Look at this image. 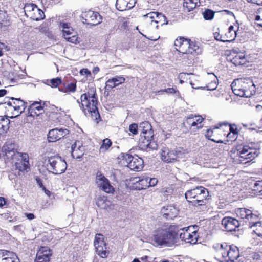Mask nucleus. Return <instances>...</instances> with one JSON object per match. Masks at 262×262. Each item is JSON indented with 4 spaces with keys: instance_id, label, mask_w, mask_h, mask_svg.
Returning a JSON list of instances; mask_svg holds the SVG:
<instances>
[{
    "instance_id": "obj_1",
    "label": "nucleus",
    "mask_w": 262,
    "mask_h": 262,
    "mask_svg": "<svg viewBox=\"0 0 262 262\" xmlns=\"http://www.w3.org/2000/svg\"><path fill=\"white\" fill-rule=\"evenodd\" d=\"M178 227L174 225H163L153 232V241L157 246L173 245L176 242Z\"/></svg>"
},
{
    "instance_id": "obj_2",
    "label": "nucleus",
    "mask_w": 262,
    "mask_h": 262,
    "mask_svg": "<svg viewBox=\"0 0 262 262\" xmlns=\"http://www.w3.org/2000/svg\"><path fill=\"white\" fill-rule=\"evenodd\" d=\"M231 86L234 94L240 97H250L256 92V86L250 78L235 79Z\"/></svg>"
},
{
    "instance_id": "obj_3",
    "label": "nucleus",
    "mask_w": 262,
    "mask_h": 262,
    "mask_svg": "<svg viewBox=\"0 0 262 262\" xmlns=\"http://www.w3.org/2000/svg\"><path fill=\"white\" fill-rule=\"evenodd\" d=\"M216 249V256L221 262L230 260L234 261L239 256L238 248L234 245H228L227 243L217 244L213 246Z\"/></svg>"
},
{
    "instance_id": "obj_4",
    "label": "nucleus",
    "mask_w": 262,
    "mask_h": 262,
    "mask_svg": "<svg viewBox=\"0 0 262 262\" xmlns=\"http://www.w3.org/2000/svg\"><path fill=\"white\" fill-rule=\"evenodd\" d=\"M260 145L258 143L251 142L238 147L237 155L239 162L245 164L256 158L260 154Z\"/></svg>"
},
{
    "instance_id": "obj_5",
    "label": "nucleus",
    "mask_w": 262,
    "mask_h": 262,
    "mask_svg": "<svg viewBox=\"0 0 262 262\" xmlns=\"http://www.w3.org/2000/svg\"><path fill=\"white\" fill-rule=\"evenodd\" d=\"M96 89L91 88L86 93L81 96V107L85 112L87 111L92 116H99L97 107V98L96 97Z\"/></svg>"
},
{
    "instance_id": "obj_6",
    "label": "nucleus",
    "mask_w": 262,
    "mask_h": 262,
    "mask_svg": "<svg viewBox=\"0 0 262 262\" xmlns=\"http://www.w3.org/2000/svg\"><path fill=\"white\" fill-rule=\"evenodd\" d=\"M174 45L178 51L183 54L188 55L187 58L189 60L193 59V53L199 54L201 52V49L198 45L190 39L183 37L176 39Z\"/></svg>"
},
{
    "instance_id": "obj_7",
    "label": "nucleus",
    "mask_w": 262,
    "mask_h": 262,
    "mask_svg": "<svg viewBox=\"0 0 262 262\" xmlns=\"http://www.w3.org/2000/svg\"><path fill=\"white\" fill-rule=\"evenodd\" d=\"M140 127L142 128L140 144L143 148H149L156 149L158 145L153 140V131L150 124L147 121L142 122L140 124Z\"/></svg>"
},
{
    "instance_id": "obj_8",
    "label": "nucleus",
    "mask_w": 262,
    "mask_h": 262,
    "mask_svg": "<svg viewBox=\"0 0 262 262\" xmlns=\"http://www.w3.org/2000/svg\"><path fill=\"white\" fill-rule=\"evenodd\" d=\"M209 196L208 191L203 186H198L187 190L185 193V196L187 201L192 203L194 206L204 204L205 201Z\"/></svg>"
},
{
    "instance_id": "obj_9",
    "label": "nucleus",
    "mask_w": 262,
    "mask_h": 262,
    "mask_svg": "<svg viewBox=\"0 0 262 262\" xmlns=\"http://www.w3.org/2000/svg\"><path fill=\"white\" fill-rule=\"evenodd\" d=\"M6 109L7 116L13 118L19 115L26 108V103L20 99L11 98L10 100L0 104Z\"/></svg>"
},
{
    "instance_id": "obj_10",
    "label": "nucleus",
    "mask_w": 262,
    "mask_h": 262,
    "mask_svg": "<svg viewBox=\"0 0 262 262\" xmlns=\"http://www.w3.org/2000/svg\"><path fill=\"white\" fill-rule=\"evenodd\" d=\"M144 23L147 25L146 30L151 32L155 28L158 29L159 26L167 24L166 17L157 12H150L143 16Z\"/></svg>"
},
{
    "instance_id": "obj_11",
    "label": "nucleus",
    "mask_w": 262,
    "mask_h": 262,
    "mask_svg": "<svg viewBox=\"0 0 262 262\" xmlns=\"http://www.w3.org/2000/svg\"><path fill=\"white\" fill-rule=\"evenodd\" d=\"M47 159V169L53 174H62L67 168V164L65 160L58 155L48 157Z\"/></svg>"
},
{
    "instance_id": "obj_12",
    "label": "nucleus",
    "mask_w": 262,
    "mask_h": 262,
    "mask_svg": "<svg viewBox=\"0 0 262 262\" xmlns=\"http://www.w3.org/2000/svg\"><path fill=\"white\" fill-rule=\"evenodd\" d=\"M197 230V226H190L178 229V232H179L181 239L187 243L194 244L196 243L199 237Z\"/></svg>"
},
{
    "instance_id": "obj_13",
    "label": "nucleus",
    "mask_w": 262,
    "mask_h": 262,
    "mask_svg": "<svg viewBox=\"0 0 262 262\" xmlns=\"http://www.w3.org/2000/svg\"><path fill=\"white\" fill-rule=\"evenodd\" d=\"M160 155L163 161L171 163L176 161L177 159L182 158L183 153L179 150H170L166 147H162Z\"/></svg>"
},
{
    "instance_id": "obj_14",
    "label": "nucleus",
    "mask_w": 262,
    "mask_h": 262,
    "mask_svg": "<svg viewBox=\"0 0 262 262\" xmlns=\"http://www.w3.org/2000/svg\"><path fill=\"white\" fill-rule=\"evenodd\" d=\"M60 26L65 39L72 43L77 44L80 42V38L78 37L76 32L70 24L61 23Z\"/></svg>"
},
{
    "instance_id": "obj_15",
    "label": "nucleus",
    "mask_w": 262,
    "mask_h": 262,
    "mask_svg": "<svg viewBox=\"0 0 262 262\" xmlns=\"http://www.w3.org/2000/svg\"><path fill=\"white\" fill-rule=\"evenodd\" d=\"M127 166L132 170L139 171L141 170L144 166V162L141 158L135 155L132 156L130 155H126L124 157Z\"/></svg>"
},
{
    "instance_id": "obj_16",
    "label": "nucleus",
    "mask_w": 262,
    "mask_h": 262,
    "mask_svg": "<svg viewBox=\"0 0 262 262\" xmlns=\"http://www.w3.org/2000/svg\"><path fill=\"white\" fill-rule=\"evenodd\" d=\"M204 120L201 116L191 114L187 117L185 123L188 125L190 131L194 133L202 128Z\"/></svg>"
},
{
    "instance_id": "obj_17",
    "label": "nucleus",
    "mask_w": 262,
    "mask_h": 262,
    "mask_svg": "<svg viewBox=\"0 0 262 262\" xmlns=\"http://www.w3.org/2000/svg\"><path fill=\"white\" fill-rule=\"evenodd\" d=\"M14 161L16 168L20 171L27 170L29 168V156L27 154L16 152Z\"/></svg>"
},
{
    "instance_id": "obj_18",
    "label": "nucleus",
    "mask_w": 262,
    "mask_h": 262,
    "mask_svg": "<svg viewBox=\"0 0 262 262\" xmlns=\"http://www.w3.org/2000/svg\"><path fill=\"white\" fill-rule=\"evenodd\" d=\"M81 16L88 24L95 26L102 21L101 15L98 12L93 11L89 10L82 12Z\"/></svg>"
},
{
    "instance_id": "obj_19",
    "label": "nucleus",
    "mask_w": 262,
    "mask_h": 262,
    "mask_svg": "<svg viewBox=\"0 0 262 262\" xmlns=\"http://www.w3.org/2000/svg\"><path fill=\"white\" fill-rule=\"evenodd\" d=\"M69 130L66 128H56L49 130L48 134V140L49 142H55L69 134Z\"/></svg>"
},
{
    "instance_id": "obj_20",
    "label": "nucleus",
    "mask_w": 262,
    "mask_h": 262,
    "mask_svg": "<svg viewBox=\"0 0 262 262\" xmlns=\"http://www.w3.org/2000/svg\"><path fill=\"white\" fill-rule=\"evenodd\" d=\"M96 183L102 190L107 193H113L114 191L113 187L110 184L108 179L101 174H97Z\"/></svg>"
},
{
    "instance_id": "obj_21",
    "label": "nucleus",
    "mask_w": 262,
    "mask_h": 262,
    "mask_svg": "<svg viewBox=\"0 0 262 262\" xmlns=\"http://www.w3.org/2000/svg\"><path fill=\"white\" fill-rule=\"evenodd\" d=\"M237 216L241 219H245L249 221V225L252 221L257 220L259 217L260 214L253 213L252 211L245 208H240L236 210Z\"/></svg>"
},
{
    "instance_id": "obj_22",
    "label": "nucleus",
    "mask_w": 262,
    "mask_h": 262,
    "mask_svg": "<svg viewBox=\"0 0 262 262\" xmlns=\"http://www.w3.org/2000/svg\"><path fill=\"white\" fill-rule=\"evenodd\" d=\"M223 130L218 127H215L213 129L210 128L207 130L205 137L209 140L216 143H223L221 140H216L219 137H223Z\"/></svg>"
},
{
    "instance_id": "obj_23",
    "label": "nucleus",
    "mask_w": 262,
    "mask_h": 262,
    "mask_svg": "<svg viewBox=\"0 0 262 262\" xmlns=\"http://www.w3.org/2000/svg\"><path fill=\"white\" fill-rule=\"evenodd\" d=\"M52 253L48 247H41L36 253L35 262H49Z\"/></svg>"
},
{
    "instance_id": "obj_24",
    "label": "nucleus",
    "mask_w": 262,
    "mask_h": 262,
    "mask_svg": "<svg viewBox=\"0 0 262 262\" xmlns=\"http://www.w3.org/2000/svg\"><path fill=\"white\" fill-rule=\"evenodd\" d=\"M222 225L227 231H233L239 226V221L231 217H224L222 221Z\"/></svg>"
},
{
    "instance_id": "obj_25",
    "label": "nucleus",
    "mask_w": 262,
    "mask_h": 262,
    "mask_svg": "<svg viewBox=\"0 0 262 262\" xmlns=\"http://www.w3.org/2000/svg\"><path fill=\"white\" fill-rule=\"evenodd\" d=\"M85 151V147L80 141H76L72 145L71 154L72 156L75 159H79L82 157Z\"/></svg>"
},
{
    "instance_id": "obj_26",
    "label": "nucleus",
    "mask_w": 262,
    "mask_h": 262,
    "mask_svg": "<svg viewBox=\"0 0 262 262\" xmlns=\"http://www.w3.org/2000/svg\"><path fill=\"white\" fill-rule=\"evenodd\" d=\"M178 212L179 210L173 205L164 206L161 210V214L167 219H173Z\"/></svg>"
},
{
    "instance_id": "obj_27",
    "label": "nucleus",
    "mask_w": 262,
    "mask_h": 262,
    "mask_svg": "<svg viewBox=\"0 0 262 262\" xmlns=\"http://www.w3.org/2000/svg\"><path fill=\"white\" fill-rule=\"evenodd\" d=\"M125 78L121 76H116L108 79L105 83V89L110 90L123 83Z\"/></svg>"
},
{
    "instance_id": "obj_28",
    "label": "nucleus",
    "mask_w": 262,
    "mask_h": 262,
    "mask_svg": "<svg viewBox=\"0 0 262 262\" xmlns=\"http://www.w3.org/2000/svg\"><path fill=\"white\" fill-rule=\"evenodd\" d=\"M0 262H18L15 253L5 250H0Z\"/></svg>"
},
{
    "instance_id": "obj_29",
    "label": "nucleus",
    "mask_w": 262,
    "mask_h": 262,
    "mask_svg": "<svg viewBox=\"0 0 262 262\" xmlns=\"http://www.w3.org/2000/svg\"><path fill=\"white\" fill-rule=\"evenodd\" d=\"M136 0H116V7L119 11H125L134 7Z\"/></svg>"
},
{
    "instance_id": "obj_30",
    "label": "nucleus",
    "mask_w": 262,
    "mask_h": 262,
    "mask_svg": "<svg viewBox=\"0 0 262 262\" xmlns=\"http://www.w3.org/2000/svg\"><path fill=\"white\" fill-rule=\"evenodd\" d=\"M6 156L8 159L13 160L14 162L15 153L18 151L15 149V145L12 143H7L3 147Z\"/></svg>"
},
{
    "instance_id": "obj_31",
    "label": "nucleus",
    "mask_w": 262,
    "mask_h": 262,
    "mask_svg": "<svg viewBox=\"0 0 262 262\" xmlns=\"http://www.w3.org/2000/svg\"><path fill=\"white\" fill-rule=\"evenodd\" d=\"M149 177L143 176L141 177H136L133 179L134 183L136 184V188L139 190L146 189L148 187V181Z\"/></svg>"
},
{
    "instance_id": "obj_32",
    "label": "nucleus",
    "mask_w": 262,
    "mask_h": 262,
    "mask_svg": "<svg viewBox=\"0 0 262 262\" xmlns=\"http://www.w3.org/2000/svg\"><path fill=\"white\" fill-rule=\"evenodd\" d=\"M43 110V107L41 106L40 103L37 102L33 103L28 109V113L27 114V117H37L40 112Z\"/></svg>"
},
{
    "instance_id": "obj_33",
    "label": "nucleus",
    "mask_w": 262,
    "mask_h": 262,
    "mask_svg": "<svg viewBox=\"0 0 262 262\" xmlns=\"http://www.w3.org/2000/svg\"><path fill=\"white\" fill-rule=\"evenodd\" d=\"M206 79L212 81V83H207L206 84V88L208 90L213 91L217 88L218 79L213 73H207Z\"/></svg>"
},
{
    "instance_id": "obj_34",
    "label": "nucleus",
    "mask_w": 262,
    "mask_h": 262,
    "mask_svg": "<svg viewBox=\"0 0 262 262\" xmlns=\"http://www.w3.org/2000/svg\"><path fill=\"white\" fill-rule=\"evenodd\" d=\"M236 36V30L233 26H230L228 31L224 34V39L225 42H231L235 40Z\"/></svg>"
},
{
    "instance_id": "obj_35",
    "label": "nucleus",
    "mask_w": 262,
    "mask_h": 262,
    "mask_svg": "<svg viewBox=\"0 0 262 262\" xmlns=\"http://www.w3.org/2000/svg\"><path fill=\"white\" fill-rule=\"evenodd\" d=\"M10 120L4 116H0V136L7 133L9 128Z\"/></svg>"
},
{
    "instance_id": "obj_36",
    "label": "nucleus",
    "mask_w": 262,
    "mask_h": 262,
    "mask_svg": "<svg viewBox=\"0 0 262 262\" xmlns=\"http://www.w3.org/2000/svg\"><path fill=\"white\" fill-rule=\"evenodd\" d=\"M10 25V18L7 12L0 10V28L6 27Z\"/></svg>"
},
{
    "instance_id": "obj_37",
    "label": "nucleus",
    "mask_w": 262,
    "mask_h": 262,
    "mask_svg": "<svg viewBox=\"0 0 262 262\" xmlns=\"http://www.w3.org/2000/svg\"><path fill=\"white\" fill-rule=\"evenodd\" d=\"M250 228L259 237H262V223L260 222L253 220L249 225Z\"/></svg>"
},
{
    "instance_id": "obj_38",
    "label": "nucleus",
    "mask_w": 262,
    "mask_h": 262,
    "mask_svg": "<svg viewBox=\"0 0 262 262\" xmlns=\"http://www.w3.org/2000/svg\"><path fill=\"white\" fill-rule=\"evenodd\" d=\"M231 62L236 66L244 64L246 62L245 54L242 52L237 53L233 57Z\"/></svg>"
},
{
    "instance_id": "obj_39",
    "label": "nucleus",
    "mask_w": 262,
    "mask_h": 262,
    "mask_svg": "<svg viewBox=\"0 0 262 262\" xmlns=\"http://www.w3.org/2000/svg\"><path fill=\"white\" fill-rule=\"evenodd\" d=\"M96 204L98 207L105 210L110 209L111 205V202L105 197L98 198Z\"/></svg>"
},
{
    "instance_id": "obj_40",
    "label": "nucleus",
    "mask_w": 262,
    "mask_h": 262,
    "mask_svg": "<svg viewBox=\"0 0 262 262\" xmlns=\"http://www.w3.org/2000/svg\"><path fill=\"white\" fill-rule=\"evenodd\" d=\"M31 16H29L30 19L34 20H39L43 19L45 17L44 13L43 11L39 9L37 6L34 9L33 11L31 13Z\"/></svg>"
},
{
    "instance_id": "obj_41",
    "label": "nucleus",
    "mask_w": 262,
    "mask_h": 262,
    "mask_svg": "<svg viewBox=\"0 0 262 262\" xmlns=\"http://www.w3.org/2000/svg\"><path fill=\"white\" fill-rule=\"evenodd\" d=\"M199 0H184V8L188 12L193 10L197 6Z\"/></svg>"
},
{
    "instance_id": "obj_42",
    "label": "nucleus",
    "mask_w": 262,
    "mask_h": 262,
    "mask_svg": "<svg viewBox=\"0 0 262 262\" xmlns=\"http://www.w3.org/2000/svg\"><path fill=\"white\" fill-rule=\"evenodd\" d=\"M94 245L95 248H97V246L99 247H103L106 246V243L104 241V237L101 234H96L94 241Z\"/></svg>"
},
{
    "instance_id": "obj_43",
    "label": "nucleus",
    "mask_w": 262,
    "mask_h": 262,
    "mask_svg": "<svg viewBox=\"0 0 262 262\" xmlns=\"http://www.w3.org/2000/svg\"><path fill=\"white\" fill-rule=\"evenodd\" d=\"M95 250L97 254L103 258H106L109 254V251L107 250L106 246H104V247L97 246V248H95Z\"/></svg>"
},
{
    "instance_id": "obj_44",
    "label": "nucleus",
    "mask_w": 262,
    "mask_h": 262,
    "mask_svg": "<svg viewBox=\"0 0 262 262\" xmlns=\"http://www.w3.org/2000/svg\"><path fill=\"white\" fill-rule=\"evenodd\" d=\"M253 18L257 24L262 27V7L259 8L253 15Z\"/></svg>"
},
{
    "instance_id": "obj_45",
    "label": "nucleus",
    "mask_w": 262,
    "mask_h": 262,
    "mask_svg": "<svg viewBox=\"0 0 262 262\" xmlns=\"http://www.w3.org/2000/svg\"><path fill=\"white\" fill-rule=\"evenodd\" d=\"M45 83L52 88H57L61 83V79L60 78L57 77L50 80H47Z\"/></svg>"
},
{
    "instance_id": "obj_46",
    "label": "nucleus",
    "mask_w": 262,
    "mask_h": 262,
    "mask_svg": "<svg viewBox=\"0 0 262 262\" xmlns=\"http://www.w3.org/2000/svg\"><path fill=\"white\" fill-rule=\"evenodd\" d=\"M36 5L34 4H26L24 6V11L26 15L28 17L31 16V13L33 11Z\"/></svg>"
},
{
    "instance_id": "obj_47",
    "label": "nucleus",
    "mask_w": 262,
    "mask_h": 262,
    "mask_svg": "<svg viewBox=\"0 0 262 262\" xmlns=\"http://www.w3.org/2000/svg\"><path fill=\"white\" fill-rule=\"evenodd\" d=\"M111 145V141L109 139L106 138L103 140L102 144L100 148V150L101 152H105L108 149Z\"/></svg>"
},
{
    "instance_id": "obj_48",
    "label": "nucleus",
    "mask_w": 262,
    "mask_h": 262,
    "mask_svg": "<svg viewBox=\"0 0 262 262\" xmlns=\"http://www.w3.org/2000/svg\"><path fill=\"white\" fill-rule=\"evenodd\" d=\"M76 89V83H71L65 86L64 90L59 89V91L64 93H73Z\"/></svg>"
},
{
    "instance_id": "obj_49",
    "label": "nucleus",
    "mask_w": 262,
    "mask_h": 262,
    "mask_svg": "<svg viewBox=\"0 0 262 262\" xmlns=\"http://www.w3.org/2000/svg\"><path fill=\"white\" fill-rule=\"evenodd\" d=\"M203 16L205 20H211L214 16V12L210 9H207L203 13Z\"/></svg>"
},
{
    "instance_id": "obj_50",
    "label": "nucleus",
    "mask_w": 262,
    "mask_h": 262,
    "mask_svg": "<svg viewBox=\"0 0 262 262\" xmlns=\"http://www.w3.org/2000/svg\"><path fill=\"white\" fill-rule=\"evenodd\" d=\"M190 75H193L192 74L186 73H180L179 75V79L180 80V83L182 84L185 82V80L187 81L188 79L190 80L191 78L190 77Z\"/></svg>"
},
{
    "instance_id": "obj_51",
    "label": "nucleus",
    "mask_w": 262,
    "mask_h": 262,
    "mask_svg": "<svg viewBox=\"0 0 262 262\" xmlns=\"http://www.w3.org/2000/svg\"><path fill=\"white\" fill-rule=\"evenodd\" d=\"M229 129L230 132H232V133L230 132H229L227 134L226 133H224L223 132V137H226L229 139H231V140H234L235 139V135L236 134V132L234 130L233 131V128L231 126H229Z\"/></svg>"
},
{
    "instance_id": "obj_52",
    "label": "nucleus",
    "mask_w": 262,
    "mask_h": 262,
    "mask_svg": "<svg viewBox=\"0 0 262 262\" xmlns=\"http://www.w3.org/2000/svg\"><path fill=\"white\" fill-rule=\"evenodd\" d=\"M129 131L130 132L133 136L136 135L138 134V125L136 123H132L129 126Z\"/></svg>"
},
{
    "instance_id": "obj_53",
    "label": "nucleus",
    "mask_w": 262,
    "mask_h": 262,
    "mask_svg": "<svg viewBox=\"0 0 262 262\" xmlns=\"http://www.w3.org/2000/svg\"><path fill=\"white\" fill-rule=\"evenodd\" d=\"M214 38L218 41L225 42V39H224V34H220V32H215L213 33Z\"/></svg>"
},
{
    "instance_id": "obj_54",
    "label": "nucleus",
    "mask_w": 262,
    "mask_h": 262,
    "mask_svg": "<svg viewBox=\"0 0 262 262\" xmlns=\"http://www.w3.org/2000/svg\"><path fill=\"white\" fill-rule=\"evenodd\" d=\"M158 183V180L156 178H149V180L148 181V187L155 186Z\"/></svg>"
},
{
    "instance_id": "obj_55",
    "label": "nucleus",
    "mask_w": 262,
    "mask_h": 262,
    "mask_svg": "<svg viewBox=\"0 0 262 262\" xmlns=\"http://www.w3.org/2000/svg\"><path fill=\"white\" fill-rule=\"evenodd\" d=\"M166 92L167 93L173 94L176 93V90L173 88H168L164 90H161L158 91V93Z\"/></svg>"
},
{
    "instance_id": "obj_56",
    "label": "nucleus",
    "mask_w": 262,
    "mask_h": 262,
    "mask_svg": "<svg viewBox=\"0 0 262 262\" xmlns=\"http://www.w3.org/2000/svg\"><path fill=\"white\" fill-rule=\"evenodd\" d=\"M80 73L82 75H85L86 76L91 75V72L87 69H82L80 71Z\"/></svg>"
},
{
    "instance_id": "obj_57",
    "label": "nucleus",
    "mask_w": 262,
    "mask_h": 262,
    "mask_svg": "<svg viewBox=\"0 0 262 262\" xmlns=\"http://www.w3.org/2000/svg\"><path fill=\"white\" fill-rule=\"evenodd\" d=\"M261 122L262 123V119L261 120ZM251 125L252 126L250 129L253 130H262V125L261 126H258V125L255 124V123L251 124Z\"/></svg>"
},
{
    "instance_id": "obj_58",
    "label": "nucleus",
    "mask_w": 262,
    "mask_h": 262,
    "mask_svg": "<svg viewBox=\"0 0 262 262\" xmlns=\"http://www.w3.org/2000/svg\"><path fill=\"white\" fill-rule=\"evenodd\" d=\"M249 3L256 4L258 5H262V0H246Z\"/></svg>"
},
{
    "instance_id": "obj_59",
    "label": "nucleus",
    "mask_w": 262,
    "mask_h": 262,
    "mask_svg": "<svg viewBox=\"0 0 262 262\" xmlns=\"http://www.w3.org/2000/svg\"><path fill=\"white\" fill-rule=\"evenodd\" d=\"M6 204V200L5 198L3 197H0V207H2Z\"/></svg>"
},
{
    "instance_id": "obj_60",
    "label": "nucleus",
    "mask_w": 262,
    "mask_h": 262,
    "mask_svg": "<svg viewBox=\"0 0 262 262\" xmlns=\"http://www.w3.org/2000/svg\"><path fill=\"white\" fill-rule=\"evenodd\" d=\"M26 216L29 220H33L35 218V216L33 213H28L26 214Z\"/></svg>"
},
{
    "instance_id": "obj_61",
    "label": "nucleus",
    "mask_w": 262,
    "mask_h": 262,
    "mask_svg": "<svg viewBox=\"0 0 262 262\" xmlns=\"http://www.w3.org/2000/svg\"><path fill=\"white\" fill-rule=\"evenodd\" d=\"M44 191V192L48 196H51V192L47 190L45 187H43V189H42Z\"/></svg>"
},
{
    "instance_id": "obj_62",
    "label": "nucleus",
    "mask_w": 262,
    "mask_h": 262,
    "mask_svg": "<svg viewBox=\"0 0 262 262\" xmlns=\"http://www.w3.org/2000/svg\"><path fill=\"white\" fill-rule=\"evenodd\" d=\"M3 47H7V46H5V44L3 43H0V57L3 56V52L2 49Z\"/></svg>"
},
{
    "instance_id": "obj_63",
    "label": "nucleus",
    "mask_w": 262,
    "mask_h": 262,
    "mask_svg": "<svg viewBox=\"0 0 262 262\" xmlns=\"http://www.w3.org/2000/svg\"><path fill=\"white\" fill-rule=\"evenodd\" d=\"M7 91L4 89L0 90V97L4 96L6 94Z\"/></svg>"
},
{
    "instance_id": "obj_64",
    "label": "nucleus",
    "mask_w": 262,
    "mask_h": 262,
    "mask_svg": "<svg viewBox=\"0 0 262 262\" xmlns=\"http://www.w3.org/2000/svg\"><path fill=\"white\" fill-rule=\"evenodd\" d=\"M255 187H262V181L256 182L255 183Z\"/></svg>"
}]
</instances>
